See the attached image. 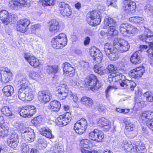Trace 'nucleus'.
<instances>
[{"instance_id":"1","label":"nucleus","mask_w":153,"mask_h":153,"mask_svg":"<svg viewBox=\"0 0 153 153\" xmlns=\"http://www.w3.org/2000/svg\"><path fill=\"white\" fill-rule=\"evenodd\" d=\"M121 146L123 149L130 153H145L146 151L144 144L140 141L133 144L124 142Z\"/></svg>"},{"instance_id":"2","label":"nucleus","mask_w":153,"mask_h":153,"mask_svg":"<svg viewBox=\"0 0 153 153\" xmlns=\"http://www.w3.org/2000/svg\"><path fill=\"white\" fill-rule=\"evenodd\" d=\"M14 126L26 141L31 142L34 140L35 137L33 130L24 126L23 124L20 122H16Z\"/></svg>"},{"instance_id":"3","label":"nucleus","mask_w":153,"mask_h":153,"mask_svg":"<svg viewBox=\"0 0 153 153\" xmlns=\"http://www.w3.org/2000/svg\"><path fill=\"white\" fill-rule=\"evenodd\" d=\"M150 30H147L144 31V33L139 36V39L143 42H145L149 44L148 46L150 47L149 49L147 50V52L148 54V56L152 59H153V36L150 34Z\"/></svg>"},{"instance_id":"4","label":"nucleus","mask_w":153,"mask_h":153,"mask_svg":"<svg viewBox=\"0 0 153 153\" xmlns=\"http://www.w3.org/2000/svg\"><path fill=\"white\" fill-rule=\"evenodd\" d=\"M67 43L66 35L63 33L59 34L52 39L51 45L54 48H62L66 46Z\"/></svg>"},{"instance_id":"5","label":"nucleus","mask_w":153,"mask_h":153,"mask_svg":"<svg viewBox=\"0 0 153 153\" xmlns=\"http://www.w3.org/2000/svg\"><path fill=\"white\" fill-rule=\"evenodd\" d=\"M56 94L59 99H65L68 96L71 95V92L69 91L67 85L64 83H60L56 88Z\"/></svg>"},{"instance_id":"6","label":"nucleus","mask_w":153,"mask_h":153,"mask_svg":"<svg viewBox=\"0 0 153 153\" xmlns=\"http://www.w3.org/2000/svg\"><path fill=\"white\" fill-rule=\"evenodd\" d=\"M101 14L100 12L96 10L88 13L87 17L88 24L94 26L99 24L101 21Z\"/></svg>"},{"instance_id":"7","label":"nucleus","mask_w":153,"mask_h":153,"mask_svg":"<svg viewBox=\"0 0 153 153\" xmlns=\"http://www.w3.org/2000/svg\"><path fill=\"white\" fill-rule=\"evenodd\" d=\"M114 48L117 49L118 52H124L128 51L130 46L127 41L123 39H115L113 42Z\"/></svg>"},{"instance_id":"8","label":"nucleus","mask_w":153,"mask_h":153,"mask_svg":"<svg viewBox=\"0 0 153 153\" xmlns=\"http://www.w3.org/2000/svg\"><path fill=\"white\" fill-rule=\"evenodd\" d=\"M85 82L86 86H89V88L92 91L97 89L101 87L97 77L93 74L86 78Z\"/></svg>"},{"instance_id":"9","label":"nucleus","mask_w":153,"mask_h":153,"mask_svg":"<svg viewBox=\"0 0 153 153\" xmlns=\"http://www.w3.org/2000/svg\"><path fill=\"white\" fill-rule=\"evenodd\" d=\"M34 92L32 89H26L25 90L19 88L18 96L20 100L25 101L26 100L30 101L33 98Z\"/></svg>"},{"instance_id":"10","label":"nucleus","mask_w":153,"mask_h":153,"mask_svg":"<svg viewBox=\"0 0 153 153\" xmlns=\"http://www.w3.org/2000/svg\"><path fill=\"white\" fill-rule=\"evenodd\" d=\"M87 126V123L86 120L85 119L82 118L75 123L74 129L76 133L79 134H82L85 132Z\"/></svg>"},{"instance_id":"11","label":"nucleus","mask_w":153,"mask_h":153,"mask_svg":"<svg viewBox=\"0 0 153 153\" xmlns=\"http://www.w3.org/2000/svg\"><path fill=\"white\" fill-rule=\"evenodd\" d=\"M1 81L3 83H6L11 81L13 76L12 73L7 68H0Z\"/></svg>"},{"instance_id":"12","label":"nucleus","mask_w":153,"mask_h":153,"mask_svg":"<svg viewBox=\"0 0 153 153\" xmlns=\"http://www.w3.org/2000/svg\"><path fill=\"white\" fill-rule=\"evenodd\" d=\"M89 138L97 142H102L104 138L103 132L100 130L95 129L89 133Z\"/></svg>"},{"instance_id":"13","label":"nucleus","mask_w":153,"mask_h":153,"mask_svg":"<svg viewBox=\"0 0 153 153\" xmlns=\"http://www.w3.org/2000/svg\"><path fill=\"white\" fill-rule=\"evenodd\" d=\"M18 134L13 131L10 134L7 140L8 145L11 148L14 149L18 146L19 143Z\"/></svg>"},{"instance_id":"14","label":"nucleus","mask_w":153,"mask_h":153,"mask_svg":"<svg viewBox=\"0 0 153 153\" xmlns=\"http://www.w3.org/2000/svg\"><path fill=\"white\" fill-rule=\"evenodd\" d=\"M25 59L34 68L39 65V60L35 56L29 53H25L24 54Z\"/></svg>"},{"instance_id":"15","label":"nucleus","mask_w":153,"mask_h":153,"mask_svg":"<svg viewBox=\"0 0 153 153\" xmlns=\"http://www.w3.org/2000/svg\"><path fill=\"white\" fill-rule=\"evenodd\" d=\"M90 53L91 56L94 57L93 59L98 63L101 62L102 55L100 51L95 47H91L90 49Z\"/></svg>"},{"instance_id":"16","label":"nucleus","mask_w":153,"mask_h":153,"mask_svg":"<svg viewBox=\"0 0 153 153\" xmlns=\"http://www.w3.org/2000/svg\"><path fill=\"white\" fill-rule=\"evenodd\" d=\"M27 6V3L24 0H11L10 1L9 6L11 9L18 10L22 6Z\"/></svg>"},{"instance_id":"17","label":"nucleus","mask_w":153,"mask_h":153,"mask_svg":"<svg viewBox=\"0 0 153 153\" xmlns=\"http://www.w3.org/2000/svg\"><path fill=\"white\" fill-rule=\"evenodd\" d=\"M71 115L69 112H67L65 114L60 115L57 118V124L62 126L66 125L71 120Z\"/></svg>"},{"instance_id":"18","label":"nucleus","mask_w":153,"mask_h":153,"mask_svg":"<svg viewBox=\"0 0 153 153\" xmlns=\"http://www.w3.org/2000/svg\"><path fill=\"white\" fill-rule=\"evenodd\" d=\"M30 21L27 19H20L17 22V30L20 32L24 33L27 30V27L30 24Z\"/></svg>"},{"instance_id":"19","label":"nucleus","mask_w":153,"mask_h":153,"mask_svg":"<svg viewBox=\"0 0 153 153\" xmlns=\"http://www.w3.org/2000/svg\"><path fill=\"white\" fill-rule=\"evenodd\" d=\"M59 10L63 16H69L71 14V11L69 5L65 2H61L59 4Z\"/></svg>"},{"instance_id":"20","label":"nucleus","mask_w":153,"mask_h":153,"mask_svg":"<svg viewBox=\"0 0 153 153\" xmlns=\"http://www.w3.org/2000/svg\"><path fill=\"white\" fill-rule=\"evenodd\" d=\"M64 74L69 77L73 76L75 74L74 68L69 63L66 62L62 64Z\"/></svg>"},{"instance_id":"21","label":"nucleus","mask_w":153,"mask_h":153,"mask_svg":"<svg viewBox=\"0 0 153 153\" xmlns=\"http://www.w3.org/2000/svg\"><path fill=\"white\" fill-rule=\"evenodd\" d=\"M144 71V67L140 66L131 70L129 73V75L132 78H137L142 76Z\"/></svg>"},{"instance_id":"22","label":"nucleus","mask_w":153,"mask_h":153,"mask_svg":"<svg viewBox=\"0 0 153 153\" xmlns=\"http://www.w3.org/2000/svg\"><path fill=\"white\" fill-rule=\"evenodd\" d=\"M97 123L99 126L104 128L105 131L109 130L111 127L109 121L105 117L97 119Z\"/></svg>"},{"instance_id":"23","label":"nucleus","mask_w":153,"mask_h":153,"mask_svg":"<svg viewBox=\"0 0 153 153\" xmlns=\"http://www.w3.org/2000/svg\"><path fill=\"white\" fill-rule=\"evenodd\" d=\"M118 83L121 87L130 88L131 91L134 90V87L136 85V84L133 81H129L126 79V78L122 80L119 81Z\"/></svg>"},{"instance_id":"24","label":"nucleus","mask_w":153,"mask_h":153,"mask_svg":"<svg viewBox=\"0 0 153 153\" xmlns=\"http://www.w3.org/2000/svg\"><path fill=\"white\" fill-rule=\"evenodd\" d=\"M140 119L143 123L153 120V111H148L143 112L140 115Z\"/></svg>"},{"instance_id":"25","label":"nucleus","mask_w":153,"mask_h":153,"mask_svg":"<svg viewBox=\"0 0 153 153\" xmlns=\"http://www.w3.org/2000/svg\"><path fill=\"white\" fill-rule=\"evenodd\" d=\"M52 98L51 95L49 93L40 91L38 94V98L39 101L44 103L49 101Z\"/></svg>"},{"instance_id":"26","label":"nucleus","mask_w":153,"mask_h":153,"mask_svg":"<svg viewBox=\"0 0 153 153\" xmlns=\"http://www.w3.org/2000/svg\"><path fill=\"white\" fill-rule=\"evenodd\" d=\"M123 3L125 10H129L132 13L135 12L136 7L135 2L130 0H125Z\"/></svg>"},{"instance_id":"27","label":"nucleus","mask_w":153,"mask_h":153,"mask_svg":"<svg viewBox=\"0 0 153 153\" xmlns=\"http://www.w3.org/2000/svg\"><path fill=\"white\" fill-rule=\"evenodd\" d=\"M130 61L132 63L135 64H139L142 61V56L140 52L137 51L131 56Z\"/></svg>"},{"instance_id":"28","label":"nucleus","mask_w":153,"mask_h":153,"mask_svg":"<svg viewBox=\"0 0 153 153\" xmlns=\"http://www.w3.org/2000/svg\"><path fill=\"white\" fill-rule=\"evenodd\" d=\"M18 83L20 85L19 88L24 89H31L29 86V81L26 76H23L20 78L18 81Z\"/></svg>"},{"instance_id":"29","label":"nucleus","mask_w":153,"mask_h":153,"mask_svg":"<svg viewBox=\"0 0 153 153\" xmlns=\"http://www.w3.org/2000/svg\"><path fill=\"white\" fill-rule=\"evenodd\" d=\"M60 107V102L57 100H54L50 102L49 108L51 111L57 112L59 110Z\"/></svg>"},{"instance_id":"30","label":"nucleus","mask_w":153,"mask_h":153,"mask_svg":"<svg viewBox=\"0 0 153 153\" xmlns=\"http://www.w3.org/2000/svg\"><path fill=\"white\" fill-rule=\"evenodd\" d=\"M60 27L59 22L56 20H53L50 23L49 30L50 32H57L60 29Z\"/></svg>"},{"instance_id":"31","label":"nucleus","mask_w":153,"mask_h":153,"mask_svg":"<svg viewBox=\"0 0 153 153\" xmlns=\"http://www.w3.org/2000/svg\"><path fill=\"white\" fill-rule=\"evenodd\" d=\"M104 28H107V27H115L117 25L116 22L111 17L106 18L104 21Z\"/></svg>"},{"instance_id":"32","label":"nucleus","mask_w":153,"mask_h":153,"mask_svg":"<svg viewBox=\"0 0 153 153\" xmlns=\"http://www.w3.org/2000/svg\"><path fill=\"white\" fill-rule=\"evenodd\" d=\"M40 133L47 138L51 139L54 137L51 130L47 127L42 128L40 130Z\"/></svg>"},{"instance_id":"33","label":"nucleus","mask_w":153,"mask_h":153,"mask_svg":"<svg viewBox=\"0 0 153 153\" xmlns=\"http://www.w3.org/2000/svg\"><path fill=\"white\" fill-rule=\"evenodd\" d=\"M82 104L84 105L87 108H91L93 104V101L92 100L87 97H83L81 100Z\"/></svg>"},{"instance_id":"34","label":"nucleus","mask_w":153,"mask_h":153,"mask_svg":"<svg viewBox=\"0 0 153 153\" xmlns=\"http://www.w3.org/2000/svg\"><path fill=\"white\" fill-rule=\"evenodd\" d=\"M4 94L7 97L12 96L14 93L13 87L10 85H7L4 86L2 89Z\"/></svg>"},{"instance_id":"35","label":"nucleus","mask_w":153,"mask_h":153,"mask_svg":"<svg viewBox=\"0 0 153 153\" xmlns=\"http://www.w3.org/2000/svg\"><path fill=\"white\" fill-rule=\"evenodd\" d=\"M2 114L7 117L13 118L14 117V114L12 112L11 109L8 106H4L1 110Z\"/></svg>"},{"instance_id":"36","label":"nucleus","mask_w":153,"mask_h":153,"mask_svg":"<svg viewBox=\"0 0 153 153\" xmlns=\"http://www.w3.org/2000/svg\"><path fill=\"white\" fill-rule=\"evenodd\" d=\"M135 103L134 107L137 109H138L144 107L145 105V102L140 97H135Z\"/></svg>"},{"instance_id":"37","label":"nucleus","mask_w":153,"mask_h":153,"mask_svg":"<svg viewBox=\"0 0 153 153\" xmlns=\"http://www.w3.org/2000/svg\"><path fill=\"white\" fill-rule=\"evenodd\" d=\"M46 69L48 74H55L58 71V67L56 65H48L46 66Z\"/></svg>"},{"instance_id":"38","label":"nucleus","mask_w":153,"mask_h":153,"mask_svg":"<svg viewBox=\"0 0 153 153\" xmlns=\"http://www.w3.org/2000/svg\"><path fill=\"white\" fill-rule=\"evenodd\" d=\"M51 150L55 153H63V146L61 144L57 143L51 148Z\"/></svg>"},{"instance_id":"39","label":"nucleus","mask_w":153,"mask_h":153,"mask_svg":"<svg viewBox=\"0 0 153 153\" xmlns=\"http://www.w3.org/2000/svg\"><path fill=\"white\" fill-rule=\"evenodd\" d=\"M93 70L95 72L100 75L103 74L106 72L104 68L98 64L94 66Z\"/></svg>"},{"instance_id":"40","label":"nucleus","mask_w":153,"mask_h":153,"mask_svg":"<svg viewBox=\"0 0 153 153\" xmlns=\"http://www.w3.org/2000/svg\"><path fill=\"white\" fill-rule=\"evenodd\" d=\"M130 25L126 23H122L120 26V33L123 35V36L127 35L128 30V28Z\"/></svg>"},{"instance_id":"41","label":"nucleus","mask_w":153,"mask_h":153,"mask_svg":"<svg viewBox=\"0 0 153 153\" xmlns=\"http://www.w3.org/2000/svg\"><path fill=\"white\" fill-rule=\"evenodd\" d=\"M123 121L124 123L126 124V129L127 130L131 131L134 129L135 125L130 120L125 119Z\"/></svg>"},{"instance_id":"42","label":"nucleus","mask_w":153,"mask_h":153,"mask_svg":"<svg viewBox=\"0 0 153 153\" xmlns=\"http://www.w3.org/2000/svg\"><path fill=\"white\" fill-rule=\"evenodd\" d=\"M117 51L116 49H114L112 52H111L106 55L111 60H116L118 59V55L116 52Z\"/></svg>"},{"instance_id":"43","label":"nucleus","mask_w":153,"mask_h":153,"mask_svg":"<svg viewBox=\"0 0 153 153\" xmlns=\"http://www.w3.org/2000/svg\"><path fill=\"white\" fill-rule=\"evenodd\" d=\"M29 76L32 79L38 81L41 79V76L39 74L36 72L33 71H31L29 74Z\"/></svg>"},{"instance_id":"44","label":"nucleus","mask_w":153,"mask_h":153,"mask_svg":"<svg viewBox=\"0 0 153 153\" xmlns=\"http://www.w3.org/2000/svg\"><path fill=\"white\" fill-rule=\"evenodd\" d=\"M28 110L27 105L23 107L19 112L21 116L24 117H30L28 114Z\"/></svg>"},{"instance_id":"45","label":"nucleus","mask_w":153,"mask_h":153,"mask_svg":"<svg viewBox=\"0 0 153 153\" xmlns=\"http://www.w3.org/2000/svg\"><path fill=\"white\" fill-rule=\"evenodd\" d=\"M8 12L5 10H2L0 11V20L4 23H6V21L8 17Z\"/></svg>"},{"instance_id":"46","label":"nucleus","mask_w":153,"mask_h":153,"mask_svg":"<svg viewBox=\"0 0 153 153\" xmlns=\"http://www.w3.org/2000/svg\"><path fill=\"white\" fill-rule=\"evenodd\" d=\"M129 21L133 23H140L143 22L144 19L142 17H132L129 19Z\"/></svg>"},{"instance_id":"47","label":"nucleus","mask_w":153,"mask_h":153,"mask_svg":"<svg viewBox=\"0 0 153 153\" xmlns=\"http://www.w3.org/2000/svg\"><path fill=\"white\" fill-rule=\"evenodd\" d=\"M8 131L3 124H0V137H5L8 134Z\"/></svg>"},{"instance_id":"48","label":"nucleus","mask_w":153,"mask_h":153,"mask_svg":"<svg viewBox=\"0 0 153 153\" xmlns=\"http://www.w3.org/2000/svg\"><path fill=\"white\" fill-rule=\"evenodd\" d=\"M112 76L115 78V79L118 80V82L126 78L124 75L119 72L113 73Z\"/></svg>"},{"instance_id":"49","label":"nucleus","mask_w":153,"mask_h":153,"mask_svg":"<svg viewBox=\"0 0 153 153\" xmlns=\"http://www.w3.org/2000/svg\"><path fill=\"white\" fill-rule=\"evenodd\" d=\"M27 106L29 112L28 114L30 117L36 113V108L34 106L31 105H27Z\"/></svg>"},{"instance_id":"50","label":"nucleus","mask_w":153,"mask_h":153,"mask_svg":"<svg viewBox=\"0 0 153 153\" xmlns=\"http://www.w3.org/2000/svg\"><path fill=\"white\" fill-rule=\"evenodd\" d=\"M114 47L113 48H112V45H111L109 43H106L105 44L104 47V51L106 53V55H107V54L111 52H112V51L114 49Z\"/></svg>"},{"instance_id":"51","label":"nucleus","mask_w":153,"mask_h":153,"mask_svg":"<svg viewBox=\"0 0 153 153\" xmlns=\"http://www.w3.org/2000/svg\"><path fill=\"white\" fill-rule=\"evenodd\" d=\"M117 34L118 31L115 29V27H110L107 33V36L108 37H110L116 35Z\"/></svg>"},{"instance_id":"52","label":"nucleus","mask_w":153,"mask_h":153,"mask_svg":"<svg viewBox=\"0 0 153 153\" xmlns=\"http://www.w3.org/2000/svg\"><path fill=\"white\" fill-rule=\"evenodd\" d=\"M128 32L127 34H136L137 33L138 31V29L136 27L130 25L129 27L128 28Z\"/></svg>"},{"instance_id":"53","label":"nucleus","mask_w":153,"mask_h":153,"mask_svg":"<svg viewBox=\"0 0 153 153\" xmlns=\"http://www.w3.org/2000/svg\"><path fill=\"white\" fill-rule=\"evenodd\" d=\"M29 146L26 143H22L21 146V153H29Z\"/></svg>"},{"instance_id":"54","label":"nucleus","mask_w":153,"mask_h":153,"mask_svg":"<svg viewBox=\"0 0 153 153\" xmlns=\"http://www.w3.org/2000/svg\"><path fill=\"white\" fill-rule=\"evenodd\" d=\"M144 96L146 97L147 101L148 102L153 101L152 93L149 92H146L144 93Z\"/></svg>"},{"instance_id":"55","label":"nucleus","mask_w":153,"mask_h":153,"mask_svg":"<svg viewBox=\"0 0 153 153\" xmlns=\"http://www.w3.org/2000/svg\"><path fill=\"white\" fill-rule=\"evenodd\" d=\"M91 144V141L88 139H82L80 143L81 146L85 148L87 147V146H88Z\"/></svg>"},{"instance_id":"56","label":"nucleus","mask_w":153,"mask_h":153,"mask_svg":"<svg viewBox=\"0 0 153 153\" xmlns=\"http://www.w3.org/2000/svg\"><path fill=\"white\" fill-rule=\"evenodd\" d=\"M56 0H43L42 4L46 6H52L54 5Z\"/></svg>"},{"instance_id":"57","label":"nucleus","mask_w":153,"mask_h":153,"mask_svg":"<svg viewBox=\"0 0 153 153\" xmlns=\"http://www.w3.org/2000/svg\"><path fill=\"white\" fill-rule=\"evenodd\" d=\"M15 15L13 14L8 15L6 21V23L5 24H7L8 23L14 22L15 19Z\"/></svg>"},{"instance_id":"58","label":"nucleus","mask_w":153,"mask_h":153,"mask_svg":"<svg viewBox=\"0 0 153 153\" xmlns=\"http://www.w3.org/2000/svg\"><path fill=\"white\" fill-rule=\"evenodd\" d=\"M144 9L147 13L152 12L153 11V7L149 4H147L144 7Z\"/></svg>"},{"instance_id":"59","label":"nucleus","mask_w":153,"mask_h":153,"mask_svg":"<svg viewBox=\"0 0 153 153\" xmlns=\"http://www.w3.org/2000/svg\"><path fill=\"white\" fill-rule=\"evenodd\" d=\"M115 88L113 86H109L107 88L105 91L106 96L107 98L110 96L109 92Z\"/></svg>"},{"instance_id":"60","label":"nucleus","mask_w":153,"mask_h":153,"mask_svg":"<svg viewBox=\"0 0 153 153\" xmlns=\"http://www.w3.org/2000/svg\"><path fill=\"white\" fill-rule=\"evenodd\" d=\"M108 69L109 71L113 73L116 72V70H117V68L114 67L113 65H110L108 66Z\"/></svg>"},{"instance_id":"61","label":"nucleus","mask_w":153,"mask_h":153,"mask_svg":"<svg viewBox=\"0 0 153 153\" xmlns=\"http://www.w3.org/2000/svg\"><path fill=\"white\" fill-rule=\"evenodd\" d=\"M38 142L39 143L42 144L44 147L47 146V142L44 139L39 138L38 140Z\"/></svg>"},{"instance_id":"62","label":"nucleus","mask_w":153,"mask_h":153,"mask_svg":"<svg viewBox=\"0 0 153 153\" xmlns=\"http://www.w3.org/2000/svg\"><path fill=\"white\" fill-rule=\"evenodd\" d=\"M81 151L82 153H98V152L96 151L93 150L92 151H89L83 148H81Z\"/></svg>"},{"instance_id":"63","label":"nucleus","mask_w":153,"mask_h":153,"mask_svg":"<svg viewBox=\"0 0 153 153\" xmlns=\"http://www.w3.org/2000/svg\"><path fill=\"white\" fill-rule=\"evenodd\" d=\"M7 148L4 146H0V153H7Z\"/></svg>"},{"instance_id":"64","label":"nucleus","mask_w":153,"mask_h":153,"mask_svg":"<svg viewBox=\"0 0 153 153\" xmlns=\"http://www.w3.org/2000/svg\"><path fill=\"white\" fill-rule=\"evenodd\" d=\"M147 126L152 131H153V120L146 123Z\"/></svg>"}]
</instances>
